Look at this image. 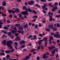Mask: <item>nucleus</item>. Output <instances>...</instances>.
<instances>
[{
    "instance_id": "obj_53",
    "label": "nucleus",
    "mask_w": 60,
    "mask_h": 60,
    "mask_svg": "<svg viewBox=\"0 0 60 60\" xmlns=\"http://www.w3.org/2000/svg\"><path fill=\"white\" fill-rule=\"evenodd\" d=\"M4 34H7V32H6V31H4Z\"/></svg>"
},
{
    "instance_id": "obj_46",
    "label": "nucleus",
    "mask_w": 60,
    "mask_h": 60,
    "mask_svg": "<svg viewBox=\"0 0 60 60\" xmlns=\"http://www.w3.org/2000/svg\"><path fill=\"white\" fill-rule=\"evenodd\" d=\"M38 27V25H35V28H37Z\"/></svg>"
},
{
    "instance_id": "obj_29",
    "label": "nucleus",
    "mask_w": 60,
    "mask_h": 60,
    "mask_svg": "<svg viewBox=\"0 0 60 60\" xmlns=\"http://www.w3.org/2000/svg\"><path fill=\"white\" fill-rule=\"evenodd\" d=\"M33 18H34L35 19H37L38 16H33Z\"/></svg>"
},
{
    "instance_id": "obj_59",
    "label": "nucleus",
    "mask_w": 60,
    "mask_h": 60,
    "mask_svg": "<svg viewBox=\"0 0 60 60\" xmlns=\"http://www.w3.org/2000/svg\"><path fill=\"white\" fill-rule=\"evenodd\" d=\"M1 9H2V10H4V7H2Z\"/></svg>"
},
{
    "instance_id": "obj_5",
    "label": "nucleus",
    "mask_w": 60,
    "mask_h": 60,
    "mask_svg": "<svg viewBox=\"0 0 60 60\" xmlns=\"http://www.w3.org/2000/svg\"><path fill=\"white\" fill-rule=\"evenodd\" d=\"M25 11L26 12H28V11H29L30 12H31L32 11V10H31V9L30 8H26L25 9Z\"/></svg>"
},
{
    "instance_id": "obj_49",
    "label": "nucleus",
    "mask_w": 60,
    "mask_h": 60,
    "mask_svg": "<svg viewBox=\"0 0 60 60\" xmlns=\"http://www.w3.org/2000/svg\"><path fill=\"white\" fill-rule=\"evenodd\" d=\"M58 54H57L56 55V58H58Z\"/></svg>"
},
{
    "instance_id": "obj_19",
    "label": "nucleus",
    "mask_w": 60,
    "mask_h": 60,
    "mask_svg": "<svg viewBox=\"0 0 60 60\" xmlns=\"http://www.w3.org/2000/svg\"><path fill=\"white\" fill-rule=\"evenodd\" d=\"M49 38V39H50L51 40H53V36H50Z\"/></svg>"
},
{
    "instance_id": "obj_18",
    "label": "nucleus",
    "mask_w": 60,
    "mask_h": 60,
    "mask_svg": "<svg viewBox=\"0 0 60 60\" xmlns=\"http://www.w3.org/2000/svg\"><path fill=\"white\" fill-rule=\"evenodd\" d=\"M11 32H9L8 34V36H11Z\"/></svg>"
},
{
    "instance_id": "obj_57",
    "label": "nucleus",
    "mask_w": 60,
    "mask_h": 60,
    "mask_svg": "<svg viewBox=\"0 0 60 60\" xmlns=\"http://www.w3.org/2000/svg\"><path fill=\"white\" fill-rule=\"evenodd\" d=\"M14 44L15 45H18V43L16 42H15L14 43Z\"/></svg>"
},
{
    "instance_id": "obj_50",
    "label": "nucleus",
    "mask_w": 60,
    "mask_h": 60,
    "mask_svg": "<svg viewBox=\"0 0 60 60\" xmlns=\"http://www.w3.org/2000/svg\"><path fill=\"white\" fill-rule=\"evenodd\" d=\"M25 47V45H22L21 46V48H23Z\"/></svg>"
},
{
    "instance_id": "obj_37",
    "label": "nucleus",
    "mask_w": 60,
    "mask_h": 60,
    "mask_svg": "<svg viewBox=\"0 0 60 60\" xmlns=\"http://www.w3.org/2000/svg\"><path fill=\"white\" fill-rule=\"evenodd\" d=\"M12 10H8V12L9 13H11L12 12Z\"/></svg>"
},
{
    "instance_id": "obj_39",
    "label": "nucleus",
    "mask_w": 60,
    "mask_h": 60,
    "mask_svg": "<svg viewBox=\"0 0 60 60\" xmlns=\"http://www.w3.org/2000/svg\"><path fill=\"white\" fill-rule=\"evenodd\" d=\"M38 43L39 45H41V41H39V40L38 42Z\"/></svg>"
},
{
    "instance_id": "obj_45",
    "label": "nucleus",
    "mask_w": 60,
    "mask_h": 60,
    "mask_svg": "<svg viewBox=\"0 0 60 60\" xmlns=\"http://www.w3.org/2000/svg\"><path fill=\"white\" fill-rule=\"evenodd\" d=\"M54 8V9H56V10H57V6H55V7Z\"/></svg>"
},
{
    "instance_id": "obj_9",
    "label": "nucleus",
    "mask_w": 60,
    "mask_h": 60,
    "mask_svg": "<svg viewBox=\"0 0 60 60\" xmlns=\"http://www.w3.org/2000/svg\"><path fill=\"white\" fill-rule=\"evenodd\" d=\"M43 6V5H42L41 6H42V8L43 9H44L45 8V7H46L47 5H46V4L45 3L44 4Z\"/></svg>"
},
{
    "instance_id": "obj_44",
    "label": "nucleus",
    "mask_w": 60,
    "mask_h": 60,
    "mask_svg": "<svg viewBox=\"0 0 60 60\" xmlns=\"http://www.w3.org/2000/svg\"><path fill=\"white\" fill-rule=\"evenodd\" d=\"M32 36V35H30V36H29V37H28L29 39H30V38H31Z\"/></svg>"
},
{
    "instance_id": "obj_47",
    "label": "nucleus",
    "mask_w": 60,
    "mask_h": 60,
    "mask_svg": "<svg viewBox=\"0 0 60 60\" xmlns=\"http://www.w3.org/2000/svg\"><path fill=\"white\" fill-rule=\"evenodd\" d=\"M37 50H39L40 48V46H39L37 48Z\"/></svg>"
},
{
    "instance_id": "obj_10",
    "label": "nucleus",
    "mask_w": 60,
    "mask_h": 60,
    "mask_svg": "<svg viewBox=\"0 0 60 60\" xmlns=\"http://www.w3.org/2000/svg\"><path fill=\"white\" fill-rule=\"evenodd\" d=\"M48 27L50 28H53V25L52 24L49 25L48 26Z\"/></svg>"
},
{
    "instance_id": "obj_7",
    "label": "nucleus",
    "mask_w": 60,
    "mask_h": 60,
    "mask_svg": "<svg viewBox=\"0 0 60 60\" xmlns=\"http://www.w3.org/2000/svg\"><path fill=\"white\" fill-rule=\"evenodd\" d=\"M18 28L19 30H20L21 31L23 30V28L21 26H19L18 27Z\"/></svg>"
},
{
    "instance_id": "obj_14",
    "label": "nucleus",
    "mask_w": 60,
    "mask_h": 60,
    "mask_svg": "<svg viewBox=\"0 0 60 60\" xmlns=\"http://www.w3.org/2000/svg\"><path fill=\"white\" fill-rule=\"evenodd\" d=\"M16 33V32L15 30H13L12 31V34H15Z\"/></svg>"
},
{
    "instance_id": "obj_27",
    "label": "nucleus",
    "mask_w": 60,
    "mask_h": 60,
    "mask_svg": "<svg viewBox=\"0 0 60 60\" xmlns=\"http://www.w3.org/2000/svg\"><path fill=\"white\" fill-rule=\"evenodd\" d=\"M52 19H53L52 18H50L49 19V21L50 22L52 21Z\"/></svg>"
},
{
    "instance_id": "obj_25",
    "label": "nucleus",
    "mask_w": 60,
    "mask_h": 60,
    "mask_svg": "<svg viewBox=\"0 0 60 60\" xmlns=\"http://www.w3.org/2000/svg\"><path fill=\"white\" fill-rule=\"evenodd\" d=\"M20 37H17V40H18V41H19V40H20L21 39L20 38Z\"/></svg>"
},
{
    "instance_id": "obj_56",
    "label": "nucleus",
    "mask_w": 60,
    "mask_h": 60,
    "mask_svg": "<svg viewBox=\"0 0 60 60\" xmlns=\"http://www.w3.org/2000/svg\"><path fill=\"white\" fill-rule=\"evenodd\" d=\"M32 44H31V43H29V44L28 46H32Z\"/></svg>"
},
{
    "instance_id": "obj_15",
    "label": "nucleus",
    "mask_w": 60,
    "mask_h": 60,
    "mask_svg": "<svg viewBox=\"0 0 60 60\" xmlns=\"http://www.w3.org/2000/svg\"><path fill=\"white\" fill-rule=\"evenodd\" d=\"M2 4L3 6H5V5H6V2H5V1H4L3 3H2Z\"/></svg>"
},
{
    "instance_id": "obj_32",
    "label": "nucleus",
    "mask_w": 60,
    "mask_h": 60,
    "mask_svg": "<svg viewBox=\"0 0 60 60\" xmlns=\"http://www.w3.org/2000/svg\"><path fill=\"white\" fill-rule=\"evenodd\" d=\"M2 44H4V45H6V43L4 42H2Z\"/></svg>"
},
{
    "instance_id": "obj_41",
    "label": "nucleus",
    "mask_w": 60,
    "mask_h": 60,
    "mask_svg": "<svg viewBox=\"0 0 60 60\" xmlns=\"http://www.w3.org/2000/svg\"><path fill=\"white\" fill-rule=\"evenodd\" d=\"M54 31H56L57 30V28L56 27H55L53 28Z\"/></svg>"
},
{
    "instance_id": "obj_12",
    "label": "nucleus",
    "mask_w": 60,
    "mask_h": 60,
    "mask_svg": "<svg viewBox=\"0 0 60 60\" xmlns=\"http://www.w3.org/2000/svg\"><path fill=\"white\" fill-rule=\"evenodd\" d=\"M46 54H44L42 56L44 58H46Z\"/></svg>"
},
{
    "instance_id": "obj_54",
    "label": "nucleus",
    "mask_w": 60,
    "mask_h": 60,
    "mask_svg": "<svg viewBox=\"0 0 60 60\" xmlns=\"http://www.w3.org/2000/svg\"><path fill=\"white\" fill-rule=\"evenodd\" d=\"M11 12L13 13H15V11H14L12 10Z\"/></svg>"
},
{
    "instance_id": "obj_51",
    "label": "nucleus",
    "mask_w": 60,
    "mask_h": 60,
    "mask_svg": "<svg viewBox=\"0 0 60 60\" xmlns=\"http://www.w3.org/2000/svg\"><path fill=\"white\" fill-rule=\"evenodd\" d=\"M27 26H28V25H27V24H26L24 26V27H27Z\"/></svg>"
},
{
    "instance_id": "obj_61",
    "label": "nucleus",
    "mask_w": 60,
    "mask_h": 60,
    "mask_svg": "<svg viewBox=\"0 0 60 60\" xmlns=\"http://www.w3.org/2000/svg\"><path fill=\"white\" fill-rule=\"evenodd\" d=\"M3 21L4 22H6V19H4Z\"/></svg>"
},
{
    "instance_id": "obj_62",
    "label": "nucleus",
    "mask_w": 60,
    "mask_h": 60,
    "mask_svg": "<svg viewBox=\"0 0 60 60\" xmlns=\"http://www.w3.org/2000/svg\"><path fill=\"white\" fill-rule=\"evenodd\" d=\"M57 27H59V23H57Z\"/></svg>"
},
{
    "instance_id": "obj_1",
    "label": "nucleus",
    "mask_w": 60,
    "mask_h": 60,
    "mask_svg": "<svg viewBox=\"0 0 60 60\" xmlns=\"http://www.w3.org/2000/svg\"><path fill=\"white\" fill-rule=\"evenodd\" d=\"M7 46L8 47H9V49H11L12 48V47L11 46V44H12V41L11 40L8 41H7Z\"/></svg>"
},
{
    "instance_id": "obj_34",
    "label": "nucleus",
    "mask_w": 60,
    "mask_h": 60,
    "mask_svg": "<svg viewBox=\"0 0 60 60\" xmlns=\"http://www.w3.org/2000/svg\"><path fill=\"white\" fill-rule=\"evenodd\" d=\"M56 51V52H58V49L57 48L55 49V51Z\"/></svg>"
},
{
    "instance_id": "obj_52",
    "label": "nucleus",
    "mask_w": 60,
    "mask_h": 60,
    "mask_svg": "<svg viewBox=\"0 0 60 60\" xmlns=\"http://www.w3.org/2000/svg\"><path fill=\"white\" fill-rule=\"evenodd\" d=\"M41 2H45L46 0H41Z\"/></svg>"
},
{
    "instance_id": "obj_22",
    "label": "nucleus",
    "mask_w": 60,
    "mask_h": 60,
    "mask_svg": "<svg viewBox=\"0 0 60 60\" xmlns=\"http://www.w3.org/2000/svg\"><path fill=\"white\" fill-rule=\"evenodd\" d=\"M33 39H34V40H37V38H36V35H34V36Z\"/></svg>"
},
{
    "instance_id": "obj_60",
    "label": "nucleus",
    "mask_w": 60,
    "mask_h": 60,
    "mask_svg": "<svg viewBox=\"0 0 60 60\" xmlns=\"http://www.w3.org/2000/svg\"><path fill=\"white\" fill-rule=\"evenodd\" d=\"M52 11H55V9H54V8H53L52 10Z\"/></svg>"
},
{
    "instance_id": "obj_16",
    "label": "nucleus",
    "mask_w": 60,
    "mask_h": 60,
    "mask_svg": "<svg viewBox=\"0 0 60 60\" xmlns=\"http://www.w3.org/2000/svg\"><path fill=\"white\" fill-rule=\"evenodd\" d=\"M10 50V52H13L14 51V49H11V51Z\"/></svg>"
},
{
    "instance_id": "obj_36",
    "label": "nucleus",
    "mask_w": 60,
    "mask_h": 60,
    "mask_svg": "<svg viewBox=\"0 0 60 60\" xmlns=\"http://www.w3.org/2000/svg\"><path fill=\"white\" fill-rule=\"evenodd\" d=\"M33 13H34V14H36V11H35L34 10L32 11Z\"/></svg>"
},
{
    "instance_id": "obj_33",
    "label": "nucleus",
    "mask_w": 60,
    "mask_h": 60,
    "mask_svg": "<svg viewBox=\"0 0 60 60\" xmlns=\"http://www.w3.org/2000/svg\"><path fill=\"white\" fill-rule=\"evenodd\" d=\"M5 53H7H7H9V52H10V50H9V51H5Z\"/></svg>"
},
{
    "instance_id": "obj_21",
    "label": "nucleus",
    "mask_w": 60,
    "mask_h": 60,
    "mask_svg": "<svg viewBox=\"0 0 60 60\" xmlns=\"http://www.w3.org/2000/svg\"><path fill=\"white\" fill-rule=\"evenodd\" d=\"M4 53H1L0 52V56H2V55H3V56L4 55Z\"/></svg>"
},
{
    "instance_id": "obj_23",
    "label": "nucleus",
    "mask_w": 60,
    "mask_h": 60,
    "mask_svg": "<svg viewBox=\"0 0 60 60\" xmlns=\"http://www.w3.org/2000/svg\"><path fill=\"white\" fill-rule=\"evenodd\" d=\"M31 51L30 52L31 53V52H34L35 51V49H31Z\"/></svg>"
},
{
    "instance_id": "obj_11",
    "label": "nucleus",
    "mask_w": 60,
    "mask_h": 60,
    "mask_svg": "<svg viewBox=\"0 0 60 60\" xmlns=\"http://www.w3.org/2000/svg\"><path fill=\"white\" fill-rule=\"evenodd\" d=\"M25 41L23 40H22L21 41H20L19 42V44H24L25 43Z\"/></svg>"
},
{
    "instance_id": "obj_20",
    "label": "nucleus",
    "mask_w": 60,
    "mask_h": 60,
    "mask_svg": "<svg viewBox=\"0 0 60 60\" xmlns=\"http://www.w3.org/2000/svg\"><path fill=\"white\" fill-rule=\"evenodd\" d=\"M6 57L7 59H9V57H10V56H9L8 55H7Z\"/></svg>"
},
{
    "instance_id": "obj_55",
    "label": "nucleus",
    "mask_w": 60,
    "mask_h": 60,
    "mask_svg": "<svg viewBox=\"0 0 60 60\" xmlns=\"http://www.w3.org/2000/svg\"><path fill=\"white\" fill-rule=\"evenodd\" d=\"M19 35V34L18 33H16L15 34V36H17Z\"/></svg>"
},
{
    "instance_id": "obj_31",
    "label": "nucleus",
    "mask_w": 60,
    "mask_h": 60,
    "mask_svg": "<svg viewBox=\"0 0 60 60\" xmlns=\"http://www.w3.org/2000/svg\"><path fill=\"white\" fill-rule=\"evenodd\" d=\"M52 54H55V50L54 49L53 51H52Z\"/></svg>"
},
{
    "instance_id": "obj_2",
    "label": "nucleus",
    "mask_w": 60,
    "mask_h": 60,
    "mask_svg": "<svg viewBox=\"0 0 60 60\" xmlns=\"http://www.w3.org/2000/svg\"><path fill=\"white\" fill-rule=\"evenodd\" d=\"M48 39V38H45V37L43 39V41H45V47H46L47 46V43L48 41H47V39Z\"/></svg>"
},
{
    "instance_id": "obj_43",
    "label": "nucleus",
    "mask_w": 60,
    "mask_h": 60,
    "mask_svg": "<svg viewBox=\"0 0 60 60\" xmlns=\"http://www.w3.org/2000/svg\"><path fill=\"white\" fill-rule=\"evenodd\" d=\"M18 33H19V34H20V33H21V31L20 30H19L18 31Z\"/></svg>"
},
{
    "instance_id": "obj_42",
    "label": "nucleus",
    "mask_w": 60,
    "mask_h": 60,
    "mask_svg": "<svg viewBox=\"0 0 60 60\" xmlns=\"http://www.w3.org/2000/svg\"><path fill=\"white\" fill-rule=\"evenodd\" d=\"M19 16L20 18H21L22 17V15L21 14H19Z\"/></svg>"
},
{
    "instance_id": "obj_6",
    "label": "nucleus",
    "mask_w": 60,
    "mask_h": 60,
    "mask_svg": "<svg viewBox=\"0 0 60 60\" xmlns=\"http://www.w3.org/2000/svg\"><path fill=\"white\" fill-rule=\"evenodd\" d=\"M34 1H32L31 2H28L27 3L29 5H32V4H34Z\"/></svg>"
},
{
    "instance_id": "obj_48",
    "label": "nucleus",
    "mask_w": 60,
    "mask_h": 60,
    "mask_svg": "<svg viewBox=\"0 0 60 60\" xmlns=\"http://www.w3.org/2000/svg\"><path fill=\"white\" fill-rule=\"evenodd\" d=\"M14 36L12 35L11 36V37L12 39H13V38H14Z\"/></svg>"
},
{
    "instance_id": "obj_64",
    "label": "nucleus",
    "mask_w": 60,
    "mask_h": 60,
    "mask_svg": "<svg viewBox=\"0 0 60 60\" xmlns=\"http://www.w3.org/2000/svg\"><path fill=\"white\" fill-rule=\"evenodd\" d=\"M22 26H24V25H25V23H22Z\"/></svg>"
},
{
    "instance_id": "obj_24",
    "label": "nucleus",
    "mask_w": 60,
    "mask_h": 60,
    "mask_svg": "<svg viewBox=\"0 0 60 60\" xmlns=\"http://www.w3.org/2000/svg\"><path fill=\"white\" fill-rule=\"evenodd\" d=\"M15 11L17 13V12H18L19 11V9L18 8H16L15 9Z\"/></svg>"
},
{
    "instance_id": "obj_3",
    "label": "nucleus",
    "mask_w": 60,
    "mask_h": 60,
    "mask_svg": "<svg viewBox=\"0 0 60 60\" xmlns=\"http://www.w3.org/2000/svg\"><path fill=\"white\" fill-rule=\"evenodd\" d=\"M59 34V32H57L56 33V34H55L53 36L54 37H56V38H59L60 37V35L58 34Z\"/></svg>"
},
{
    "instance_id": "obj_26",
    "label": "nucleus",
    "mask_w": 60,
    "mask_h": 60,
    "mask_svg": "<svg viewBox=\"0 0 60 60\" xmlns=\"http://www.w3.org/2000/svg\"><path fill=\"white\" fill-rule=\"evenodd\" d=\"M29 57H29V56H26V59H28L29 58Z\"/></svg>"
},
{
    "instance_id": "obj_40",
    "label": "nucleus",
    "mask_w": 60,
    "mask_h": 60,
    "mask_svg": "<svg viewBox=\"0 0 60 60\" xmlns=\"http://www.w3.org/2000/svg\"><path fill=\"white\" fill-rule=\"evenodd\" d=\"M57 4H58L56 2L54 3V6H56L57 5Z\"/></svg>"
},
{
    "instance_id": "obj_58",
    "label": "nucleus",
    "mask_w": 60,
    "mask_h": 60,
    "mask_svg": "<svg viewBox=\"0 0 60 60\" xmlns=\"http://www.w3.org/2000/svg\"><path fill=\"white\" fill-rule=\"evenodd\" d=\"M39 36H40V37H42V35L41 34H39Z\"/></svg>"
},
{
    "instance_id": "obj_17",
    "label": "nucleus",
    "mask_w": 60,
    "mask_h": 60,
    "mask_svg": "<svg viewBox=\"0 0 60 60\" xmlns=\"http://www.w3.org/2000/svg\"><path fill=\"white\" fill-rule=\"evenodd\" d=\"M26 7L25 6H23L22 7V9L23 10H26Z\"/></svg>"
},
{
    "instance_id": "obj_4",
    "label": "nucleus",
    "mask_w": 60,
    "mask_h": 60,
    "mask_svg": "<svg viewBox=\"0 0 60 60\" xmlns=\"http://www.w3.org/2000/svg\"><path fill=\"white\" fill-rule=\"evenodd\" d=\"M51 47H48V49L50 50H52L53 49L55 48V46L54 45H51Z\"/></svg>"
},
{
    "instance_id": "obj_13",
    "label": "nucleus",
    "mask_w": 60,
    "mask_h": 60,
    "mask_svg": "<svg viewBox=\"0 0 60 60\" xmlns=\"http://www.w3.org/2000/svg\"><path fill=\"white\" fill-rule=\"evenodd\" d=\"M50 29L49 28H46L45 29V30L46 31H47V32H49V31H50Z\"/></svg>"
},
{
    "instance_id": "obj_63",
    "label": "nucleus",
    "mask_w": 60,
    "mask_h": 60,
    "mask_svg": "<svg viewBox=\"0 0 60 60\" xmlns=\"http://www.w3.org/2000/svg\"><path fill=\"white\" fill-rule=\"evenodd\" d=\"M9 17L10 18H12V15L11 14L10 15H9Z\"/></svg>"
},
{
    "instance_id": "obj_8",
    "label": "nucleus",
    "mask_w": 60,
    "mask_h": 60,
    "mask_svg": "<svg viewBox=\"0 0 60 60\" xmlns=\"http://www.w3.org/2000/svg\"><path fill=\"white\" fill-rule=\"evenodd\" d=\"M21 13L22 14H23V15H27V14H28V13L26 11H24L22 12Z\"/></svg>"
},
{
    "instance_id": "obj_30",
    "label": "nucleus",
    "mask_w": 60,
    "mask_h": 60,
    "mask_svg": "<svg viewBox=\"0 0 60 60\" xmlns=\"http://www.w3.org/2000/svg\"><path fill=\"white\" fill-rule=\"evenodd\" d=\"M20 24H16L15 25V26H20Z\"/></svg>"
},
{
    "instance_id": "obj_28",
    "label": "nucleus",
    "mask_w": 60,
    "mask_h": 60,
    "mask_svg": "<svg viewBox=\"0 0 60 60\" xmlns=\"http://www.w3.org/2000/svg\"><path fill=\"white\" fill-rule=\"evenodd\" d=\"M2 14V16H3L4 17H5V16H6V14H4L3 13H3Z\"/></svg>"
},
{
    "instance_id": "obj_38",
    "label": "nucleus",
    "mask_w": 60,
    "mask_h": 60,
    "mask_svg": "<svg viewBox=\"0 0 60 60\" xmlns=\"http://www.w3.org/2000/svg\"><path fill=\"white\" fill-rule=\"evenodd\" d=\"M4 29H5L6 30V29H8V28L7 27H4Z\"/></svg>"
},
{
    "instance_id": "obj_35",
    "label": "nucleus",
    "mask_w": 60,
    "mask_h": 60,
    "mask_svg": "<svg viewBox=\"0 0 60 60\" xmlns=\"http://www.w3.org/2000/svg\"><path fill=\"white\" fill-rule=\"evenodd\" d=\"M42 12H43L44 13H46V11H45L44 10H42Z\"/></svg>"
}]
</instances>
